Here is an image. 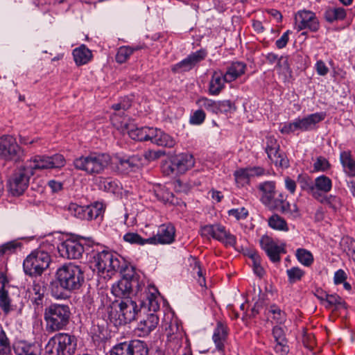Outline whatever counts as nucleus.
<instances>
[{
	"label": "nucleus",
	"instance_id": "obj_54",
	"mask_svg": "<svg viewBox=\"0 0 355 355\" xmlns=\"http://www.w3.org/2000/svg\"><path fill=\"white\" fill-rule=\"evenodd\" d=\"M235 110L236 106L231 101L225 100L218 101L217 114L231 112Z\"/></svg>",
	"mask_w": 355,
	"mask_h": 355
},
{
	"label": "nucleus",
	"instance_id": "obj_1",
	"mask_svg": "<svg viewBox=\"0 0 355 355\" xmlns=\"http://www.w3.org/2000/svg\"><path fill=\"white\" fill-rule=\"evenodd\" d=\"M101 248L98 245L86 248V259L94 272L98 274L105 272L122 273L128 270V263L122 257L114 252Z\"/></svg>",
	"mask_w": 355,
	"mask_h": 355
},
{
	"label": "nucleus",
	"instance_id": "obj_25",
	"mask_svg": "<svg viewBox=\"0 0 355 355\" xmlns=\"http://www.w3.org/2000/svg\"><path fill=\"white\" fill-rule=\"evenodd\" d=\"M275 189L274 181H266L258 185V189L261 192V200L265 205H272L276 194Z\"/></svg>",
	"mask_w": 355,
	"mask_h": 355
},
{
	"label": "nucleus",
	"instance_id": "obj_13",
	"mask_svg": "<svg viewBox=\"0 0 355 355\" xmlns=\"http://www.w3.org/2000/svg\"><path fill=\"white\" fill-rule=\"evenodd\" d=\"M103 207V204L98 202L89 206H80L76 203H70L67 209L71 215L77 218L92 220L102 216Z\"/></svg>",
	"mask_w": 355,
	"mask_h": 355
},
{
	"label": "nucleus",
	"instance_id": "obj_44",
	"mask_svg": "<svg viewBox=\"0 0 355 355\" xmlns=\"http://www.w3.org/2000/svg\"><path fill=\"white\" fill-rule=\"evenodd\" d=\"M236 183L239 187H244L250 183L251 178L248 168H241L234 173Z\"/></svg>",
	"mask_w": 355,
	"mask_h": 355
},
{
	"label": "nucleus",
	"instance_id": "obj_56",
	"mask_svg": "<svg viewBox=\"0 0 355 355\" xmlns=\"http://www.w3.org/2000/svg\"><path fill=\"white\" fill-rule=\"evenodd\" d=\"M331 164L329 161L324 157H318L313 164V169L315 171L324 172L329 169Z\"/></svg>",
	"mask_w": 355,
	"mask_h": 355
},
{
	"label": "nucleus",
	"instance_id": "obj_63",
	"mask_svg": "<svg viewBox=\"0 0 355 355\" xmlns=\"http://www.w3.org/2000/svg\"><path fill=\"white\" fill-rule=\"evenodd\" d=\"M292 32L289 30L286 31L285 33H283V35L281 36L279 39H278L276 42L275 45L277 48L279 49L284 48L288 40H289V34H291Z\"/></svg>",
	"mask_w": 355,
	"mask_h": 355
},
{
	"label": "nucleus",
	"instance_id": "obj_59",
	"mask_svg": "<svg viewBox=\"0 0 355 355\" xmlns=\"http://www.w3.org/2000/svg\"><path fill=\"white\" fill-rule=\"evenodd\" d=\"M228 214L235 217L236 220H241L247 218L248 211L245 207L232 209L228 211Z\"/></svg>",
	"mask_w": 355,
	"mask_h": 355
},
{
	"label": "nucleus",
	"instance_id": "obj_10",
	"mask_svg": "<svg viewBox=\"0 0 355 355\" xmlns=\"http://www.w3.org/2000/svg\"><path fill=\"white\" fill-rule=\"evenodd\" d=\"M26 156L24 150L10 135L0 137V158L6 161L19 162Z\"/></svg>",
	"mask_w": 355,
	"mask_h": 355
},
{
	"label": "nucleus",
	"instance_id": "obj_21",
	"mask_svg": "<svg viewBox=\"0 0 355 355\" xmlns=\"http://www.w3.org/2000/svg\"><path fill=\"white\" fill-rule=\"evenodd\" d=\"M175 229L172 224H163L159 227L156 236L151 237L155 238V243L152 244H171L175 240Z\"/></svg>",
	"mask_w": 355,
	"mask_h": 355
},
{
	"label": "nucleus",
	"instance_id": "obj_19",
	"mask_svg": "<svg viewBox=\"0 0 355 355\" xmlns=\"http://www.w3.org/2000/svg\"><path fill=\"white\" fill-rule=\"evenodd\" d=\"M116 166L121 173H128L136 171L141 166V158L136 155L129 157H116Z\"/></svg>",
	"mask_w": 355,
	"mask_h": 355
},
{
	"label": "nucleus",
	"instance_id": "obj_23",
	"mask_svg": "<svg viewBox=\"0 0 355 355\" xmlns=\"http://www.w3.org/2000/svg\"><path fill=\"white\" fill-rule=\"evenodd\" d=\"M55 337L58 339L57 341L64 355H73L75 354L77 347V340L74 336L68 334L58 333L55 335Z\"/></svg>",
	"mask_w": 355,
	"mask_h": 355
},
{
	"label": "nucleus",
	"instance_id": "obj_3",
	"mask_svg": "<svg viewBox=\"0 0 355 355\" xmlns=\"http://www.w3.org/2000/svg\"><path fill=\"white\" fill-rule=\"evenodd\" d=\"M111 157L107 153L91 152L76 157L73 165L76 170L84 171L87 175H96L102 173L111 163Z\"/></svg>",
	"mask_w": 355,
	"mask_h": 355
},
{
	"label": "nucleus",
	"instance_id": "obj_48",
	"mask_svg": "<svg viewBox=\"0 0 355 355\" xmlns=\"http://www.w3.org/2000/svg\"><path fill=\"white\" fill-rule=\"evenodd\" d=\"M0 353L11 354V343L1 324H0Z\"/></svg>",
	"mask_w": 355,
	"mask_h": 355
},
{
	"label": "nucleus",
	"instance_id": "obj_30",
	"mask_svg": "<svg viewBox=\"0 0 355 355\" xmlns=\"http://www.w3.org/2000/svg\"><path fill=\"white\" fill-rule=\"evenodd\" d=\"M325 116L324 112H316L302 119L298 118V123L300 125V130L307 131L313 129L315 124L324 119Z\"/></svg>",
	"mask_w": 355,
	"mask_h": 355
},
{
	"label": "nucleus",
	"instance_id": "obj_60",
	"mask_svg": "<svg viewBox=\"0 0 355 355\" xmlns=\"http://www.w3.org/2000/svg\"><path fill=\"white\" fill-rule=\"evenodd\" d=\"M272 334L275 342H282L284 340H287L285 336L284 331L281 327H274L272 331Z\"/></svg>",
	"mask_w": 355,
	"mask_h": 355
},
{
	"label": "nucleus",
	"instance_id": "obj_17",
	"mask_svg": "<svg viewBox=\"0 0 355 355\" xmlns=\"http://www.w3.org/2000/svg\"><path fill=\"white\" fill-rule=\"evenodd\" d=\"M58 251L60 257L68 259L80 258L86 249L78 241L67 239L58 244Z\"/></svg>",
	"mask_w": 355,
	"mask_h": 355
},
{
	"label": "nucleus",
	"instance_id": "obj_43",
	"mask_svg": "<svg viewBox=\"0 0 355 355\" xmlns=\"http://www.w3.org/2000/svg\"><path fill=\"white\" fill-rule=\"evenodd\" d=\"M140 49L141 47L139 46L135 47H130L128 46H121L117 51L116 61L120 64L125 62L135 51H137Z\"/></svg>",
	"mask_w": 355,
	"mask_h": 355
},
{
	"label": "nucleus",
	"instance_id": "obj_29",
	"mask_svg": "<svg viewBox=\"0 0 355 355\" xmlns=\"http://www.w3.org/2000/svg\"><path fill=\"white\" fill-rule=\"evenodd\" d=\"M224 73L220 70L214 71L209 83V92L211 95H218L225 87Z\"/></svg>",
	"mask_w": 355,
	"mask_h": 355
},
{
	"label": "nucleus",
	"instance_id": "obj_24",
	"mask_svg": "<svg viewBox=\"0 0 355 355\" xmlns=\"http://www.w3.org/2000/svg\"><path fill=\"white\" fill-rule=\"evenodd\" d=\"M227 335L228 328L227 325L221 321H218L212 336L213 341L218 351H224Z\"/></svg>",
	"mask_w": 355,
	"mask_h": 355
},
{
	"label": "nucleus",
	"instance_id": "obj_58",
	"mask_svg": "<svg viewBox=\"0 0 355 355\" xmlns=\"http://www.w3.org/2000/svg\"><path fill=\"white\" fill-rule=\"evenodd\" d=\"M300 125H299L298 120L295 119L292 122L285 123L280 129V132L283 134H290L300 130Z\"/></svg>",
	"mask_w": 355,
	"mask_h": 355
},
{
	"label": "nucleus",
	"instance_id": "obj_16",
	"mask_svg": "<svg viewBox=\"0 0 355 355\" xmlns=\"http://www.w3.org/2000/svg\"><path fill=\"white\" fill-rule=\"evenodd\" d=\"M265 151L268 158L275 163L276 166H279L284 168L289 166V160L284 153L279 152V145L277 144V139L272 136L266 137V143Z\"/></svg>",
	"mask_w": 355,
	"mask_h": 355
},
{
	"label": "nucleus",
	"instance_id": "obj_51",
	"mask_svg": "<svg viewBox=\"0 0 355 355\" xmlns=\"http://www.w3.org/2000/svg\"><path fill=\"white\" fill-rule=\"evenodd\" d=\"M196 104L199 106L200 108L202 110V108H205L207 111L214 113L217 114V106H218V101H213L211 99L202 97L199 98L196 101Z\"/></svg>",
	"mask_w": 355,
	"mask_h": 355
},
{
	"label": "nucleus",
	"instance_id": "obj_26",
	"mask_svg": "<svg viewBox=\"0 0 355 355\" xmlns=\"http://www.w3.org/2000/svg\"><path fill=\"white\" fill-rule=\"evenodd\" d=\"M159 295L157 288L155 286L150 285L146 294V300L142 301L141 304V307H147L149 311H157L159 309V303L157 299Z\"/></svg>",
	"mask_w": 355,
	"mask_h": 355
},
{
	"label": "nucleus",
	"instance_id": "obj_14",
	"mask_svg": "<svg viewBox=\"0 0 355 355\" xmlns=\"http://www.w3.org/2000/svg\"><path fill=\"white\" fill-rule=\"evenodd\" d=\"M149 349L146 342L132 340L116 345L111 351V355H148Z\"/></svg>",
	"mask_w": 355,
	"mask_h": 355
},
{
	"label": "nucleus",
	"instance_id": "obj_4",
	"mask_svg": "<svg viewBox=\"0 0 355 355\" xmlns=\"http://www.w3.org/2000/svg\"><path fill=\"white\" fill-rule=\"evenodd\" d=\"M70 316L67 304L53 303L46 306L44 312L46 331L53 333L64 329L69 323Z\"/></svg>",
	"mask_w": 355,
	"mask_h": 355
},
{
	"label": "nucleus",
	"instance_id": "obj_9",
	"mask_svg": "<svg viewBox=\"0 0 355 355\" xmlns=\"http://www.w3.org/2000/svg\"><path fill=\"white\" fill-rule=\"evenodd\" d=\"M25 163L32 168V173L34 175L36 171L60 168L65 165L66 160L62 155L58 153L51 156L36 155Z\"/></svg>",
	"mask_w": 355,
	"mask_h": 355
},
{
	"label": "nucleus",
	"instance_id": "obj_41",
	"mask_svg": "<svg viewBox=\"0 0 355 355\" xmlns=\"http://www.w3.org/2000/svg\"><path fill=\"white\" fill-rule=\"evenodd\" d=\"M323 305L327 309L333 307L336 309L347 308L345 302L337 294H328Z\"/></svg>",
	"mask_w": 355,
	"mask_h": 355
},
{
	"label": "nucleus",
	"instance_id": "obj_22",
	"mask_svg": "<svg viewBox=\"0 0 355 355\" xmlns=\"http://www.w3.org/2000/svg\"><path fill=\"white\" fill-rule=\"evenodd\" d=\"M15 355H41L42 346L37 343L19 340L13 345Z\"/></svg>",
	"mask_w": 355,
	"mask_h": 355
},
{
	"label": "nucleus",
	"instance_id": "obj_42",
	"mask_svg": "<svg viewBox=\"0 0 355 355\" xmlns=\"http://www.w3.org/2000/svg\"><path fill=\"white\" fill-rule=\"evenodd\" d=\"M322 204L327 205L329 208L336 211L340 205L341 201L339 197L334 195H320L318 198H315Z\"/></svg>",
	"mask_w": 355,
	"mask_h": 355
},
{
	"label": "nucleus",
	"instance_id": "obj_27",
	"mask_svg": "<svg viewBox=\"0 0 355 355\" xmlns=\"http://www.w3.org/2000/svg\"><path fill=\"white\" fill-rule=\"evenodd\" d=\"M152 143L164 147L172 148L175 144L174 139L160 129L154 128L153 135L150 137Z\"/></svg>",
	"mask_w": 355,
	"mask_h": 355
},
{
	"label": "nucleus",
	"instance_id": "obj_35",
	"mask_svg": "<svg viewBox=\"0 0 355 355\" xmlns=\"http://www.w3.org/2000/svg\"><path fill=\"white\" fill-rule=\"evenodd\" d=\"M313 186L314 191L318 194H327L332 189V181L329 177L321 175L314 180Z\"/></svg>",
	"mask_w": 355,
	"mask_h": 355
},
{
	"label": "nucleus",
	"instance_id": "obj_20",
	"mask_svg": "<svg viewBox=\"0 0 355 355\" xmlns=\"http://www.w3.org/2000/svg\"><path fill=\"white\" fill-rule=\"evenodd\" d=\"M46 286L44 282L33 281L32 288L30 291L31 301L35 309H39L44 305Z\"/></svg>",
	"mask_w": 355,
	"mask_h": 355
},
{
	"label": "nucleus",
	"instance_id": "obj_61",
	"mask_svg": "<svg viewBox=\"0 0 355 355\" xmlns=\"http://www.w3.org/2000/svg\"><path fill=\"white\" fill-rule=\"evenodd\" d=\"M274 349L276 353L281 355H287L289 352V347L287 345V340L276 342Z\"/></svg>",
	"mask_w": 355,
	"mask_h": 355
},
{
	"label": "nucleus",
	"instance_id": "obj_62",
	"mask_svg": "<svg viewBox=\"0 0 355 355\" xmlns=\"http://www.w3.org/2000/svg\"><path fill=\"white\" fill-rule=\"evenodd\" d=\"M252 262L254 272L259 277H263L265 273V270L261 265V257H259L258 259H255L254 260L252 261Z\"/></svg>",
	"mask_w": 355,
	"mask_h": 355
},
{
	"label": "nucleus",
	"instance_id": "obj_33",
	"mask_svg": "<svg viewBox=\"0 0 355 355\" xmlns=\"http://www.w3.org/2000/svg\"><path fill=\"white\" fill-rule=\"evenodd\" d=\"M159 318L155 313H150L146 318L140 321L137 326L138 331H141L143 336L148 335L158 324Z\"/></svg>",
	"mask_w": 355,
	"mask_h": 355
},
{
	"label": "nucleus",
	"instance_id": "obj_36",
	"mask_svg": "<svg viewBox=\"0 0 355 355\" xmlns=\"http://www.w3.org/2000/svg\"><path fill=\"white\" fill-rule=\"evenodd\" d=\"M73 56L76 64L80 66L87 64L92 59V53L85 45L82 44L73 49Z\"/></svg>",
	"mask_w": 355,
	"mask_h": 355
},
{
	"label": "nucleus",
	"instance_id": "obj_39",
	"mask_svg": "<svg viewBox=\"0 0 355 355\" xmlns=\"http://www.w3.org/2000/svg\"><path fill=\"white\" fill-rule=\"evenodd\" d=\"M297 180L302 190L311 194L314 198H318L320 197V195L314 191V182H312L311 179L308 175H299Z\"/></svg>",
	"mask_w": 355,
	"mask_h": 355
},
{
	"label": "nucleus",
	"instance_id": "obj_11",
	"mask_svg": "<svg viewBox=\"0 0 355 355\" xmlns=\"http://www.w3.org/2000/svg\"><path fill=\"white\" fill-rule=\"evenodd\" d=\"M123 277L112 287V293L119 299H125V297H130V295L133 293L134 286H138V281L134 277V271L128 268L122 272Z\"/></svg>",
	"mask_w": 355,
	"mask_h": 355
},
{
	"label": "nucleus",
	"instance_id": "obj_64",
	"mask_svg": "<svg viewBox=\"0 0 355 355\" xmlns=\"http://www.w3.org/2000/svg\"><path fill=\"white\" fill-rule=\"evenodd\" d=\"M284 184L286 189L289 191L291 194H294L296 191L297 184L294 180L288 176L284 178Z\"/></svg>",
	"mask_w": 355,
	"mask_h": 355
},
{
	"label": "nucleus",
	"instance_id": "obj_15",
	"mask_svg": "<svg viewBox=\"0 0 355 355\" xmlns=\"http://www.w3.org/2000/svg\"><path fill=\"white\" fill-rule=\"evenodd\" d=\"M295 28L297 31L308 29L317 32L320 28V22L315 13L307 10H299L295 16Z\"/></svg>",
	"mask_w": 355,
	"mask_h": 355
},
{
	"label": "nucleus",
	"instance_id": "obj_49",
	"mask_svg": "<svg viewBox=\"0 0 355 355\" xmlns=\"http://www.w3.org/2000/svg\"><path fill=\"white\" fill-rule=\"evenodd\" d=\"M57 340L55 336L49 340L44 348L46 355H64Z\"/></svg>",
	"mask_w": 355,
	"mask_h": 355
},
{
	"label": "nucleus",
	"instance_id": "obj_52",
	"mask_svg": "<svg viewBox=\"0 0 355 355\" xmlns=\"http://www.w3.org/2000/svg\"><path fill=\"white\" fill-rule=\"evenodd\" d=\"M286 274L289 283L293 284L300 281L305 273L299 267H292L286 270Z\"/></svg>",
	"mask_w": 355,
	"mask_h": 355
},
{
	"label": "nucleus",
	"instance_id": "obj_55",
	"mask_svg": "<svg viewBox=\"0 0 355 355\" xmlns=\"http://www.w3.org/2000/svg\"><path fill=\"white\" fill-rule=\"evenodd\" d=\"M205 117L206 114L205 112L200 108L191 114L189 123L192 125H200L205 121Z\"/></svg>",
	"mask_w": 355,
	"mask_h": 355
},
{
	"label": "nucleus",
	"instance_id": "obj_5",
	"mask_svg": "<svg viewBox=\"0 0 355 355\" xmlns=\"http://www.w3.org/2000/svg\"><path fill=\"white\" fill-rule=\"evenodd\" d=\"M56 277L61 288L68 291L78 290L85 282L84 271L80 266L72 263L59 268Z\"/></svg>",
	"mask_w": 355,
	"mask_h": 355
},
{
	"label": "nucleus",
	"instance_id": "obj_32",
	"mask_svg": "<svg viewBox=\"0 0 355 355\" xmlns=\"http://www.w3.org/2000/svg\"><path fill=\"white\" fill-rule=\"evenodd\" d=\"M153 191L156 198L165 204L175 205L177 203V198L165 186L161 184L155 185Z\"/></svg>",
	"mask_w": 355,
	"mask_h": 355
},
{
	"label": "nucleus",
	"instance_id": "obj_31",
	"mask_svg": "<svg viewBox=\"0 0 355 355\" xmlns=\"http://www.w3.org/2000/svg\"><path fill=\"white\" fill-rule=\"evenodd\" d=\"M125 128L132 139L139 141H150L153 132V128L150 127L130 128L125 125Z\"/></svg>",
	"mask_w": 355,
	"mask_h": 355
},
{
	"label": "nucleus",
	"instance_id": "obj_18",
	"mask_svg": "<svg viewBox=\"0 0 355 355\" xmlns=\"http://www.w3.org/2000/svg\"><path fill=\"white\" fill-rule=\"evenodd\" d=\"M259 243L261 249L272 263H279L281 260L280 255L286 253L284 244L278 245L267 235H264L260 239Z\"/></svg>",
	"mask_w": 355,
	"mask_h": 355
},
{
	"label": "nucleus",
	"instance_id": "obj_7",
	"mask_svg": "<svg viewBox=\"0 0 355 355\" xmlns=\"http://www.w3.org/2000/svg\"><path fill=\"white\" fill-rule=\"evenodd\" d=\"M195 159L191 154L180 153L171 156L162 166L163 173L166 175H180L194 166Z\"/></svg>",
	"mask_w": 355,
	"mask_h": 355
},
{
	"label": "nucleus",
	"instance_id": "obj_6",
	"mask_svg": "<svg viewBox=\"0 0 355 355\" xmlns=\"http://www.w3.org/2000/svg\"><path fill=\"white\" fill-rule=\"evenodd\" d=\"M50 262L51 257L48 252L35 250L24 260V272L31 277L40 276L48 268Z\"/></svg>",
	"mask_w": 355,
	"mask_h": 355
},
{
	"label": "nucleus",
	"instance_id": "obj_28",
	"mask_svg": "<svg viewBox=\"0 0 355 355\" xmlns=\"http://www.w3.org/2000/svg\"><path fill=\"white\" fill-rule=\"evenodd\" d=\"M246 67V64L242 62H232L224 73V80L226 83H232L245 73Z\"/></svg>",
	"mask_w": 355,
	"mask_h": 355
},
{
	"label": "nucleus",
	"instance_id": "obj_45",
	"mask_svg": "<svg viewBox=\"0 0 355 355\" xmlns=\"http://www.w3.org/2000/svg\"><path fill=\"white\" fill-rule=\"evenodd\" d=\"M269 226L276 230L288 232V227L286 221L277 214H274L268 219Z\"/></svg>",
	"mask_w": 355,
	"mask_h": 355
},
{
	"label": "nucleus",
	"instance_id": "obj_37",
	"mask_svg": "<svg viewBox=\"0 0 355 355\" xmlns=\"http://www.w3.org/2000/svg\"><path fill=\"white\" fill-rule=\"evenodd\" d=\"M324 17L328 22L331 23L344 19L346 17V11L341 7L329 8L325 10Z\"/></svg>",
	"mask_w": 355,
	"mask_h": 355
},
{
	"label": "nucleus",
	"instance_id": "obj_50",
	"mask_svg": "<svg viewBox=\"0 0 355 355\" xmlns=\"http://www.w3.org/2000/svg\"><path fill=\"white\" fill-rule=\"evenodd\" d=\"M296 257L299 262L306 266H309L313 262V257L311 252L304 248L296 250Z\"/></svg>",
	"mask_w": 355,
	"mask_h": 355
},
{
	"label": "nucleus",
	"instance_id": "obj_38",
	"mask_svg": "<svg viewBox=\"0 0 355 355\" xmlns=\"http://www.w3.org/2000/svg\"><path fill=\"white\" fill-rule=\"evenodd\" d=\"M124 241L130 244L144 245L145 244L154 243L155 238L143 239L139 234L135 232H128L123 235Z\"/></svg>",
	"mask_w": 355,
	"mask_h": 355
},
{
	"label": "nucleus",
	"instance_id": "obj_40",
	"mask_svg": "<svg viewBox=\"0 0 355 355\" xmlns=\"http://www.w3.org/2000/svg\"><path fill=\"white\" fill-rule=\"evenodd\" d=\"M275 67L279 71V73L284 76L285 80L292 76L293 72L288 63V56L282 55L279 57V60L276 64Z\"/></svg>",
	"mask_w": 355,
	"mask_h": 355
},
{
	"label": "nucleus",
	"instance_id": "obj_53",
	"mask_svg": "<svg viewBox=\"0 0 355 355\" xmlns=\"http://www.w3.org/2000/svg\"><path fill=\"white\" fill-rule=\"evenodd\" d=\"M193 65L187 57L180 62L175 64L172 67V71L175 73H182L191 70Z\"/></svg>",
	"mask_w": 355,
	"mask_h": 355
},
{
	"label": "nucleus",
	"instance_id": "obj_57",
	"mask_svg": "<svg viewBox=\"0 0 355 355\" xmlns=\"http://www.w3.org/2000/svg\"><path fill=\"white\" fill-rule=\"evenodd\" d=\"M207 55V52L205 49H200L194 53H191L187 58L189 59L193 67L203 60Z\"/></svg>",
	"mask_w": 355,
	"mask_h": 355
},
{
	"label": "nucleus",
	"instance_id": "obj_46",
	"mask_svg": "<svg viewBox=\"0 0 355 355\" xmlns=\"http://www.w3.org/2000/svg\"><path fill=\"white\" fill-rule=\"evenodd\" d=\"M21 243L17 240L7 242L0 246V256H8L15 253L17 250L21 249Z\"/></svg>",
	"mask_w": 355,
	"mask_h": 355
},
{
	"label": "nucleus",
	"instance_id": "obj_47",
	"mask_svg": "<svg viewBox=\"0 0 355 355\" xmlns=\"http://www.w3.org/2000/svg\"><path fill=\"white\" fill-rule=\"evenodd\" d=\"M0 309L5 315H8L15 310V307L12 304V300L9 296L8 291L6 290L0 293Z\"/></svg>",
	"mask_w": 355,
	"mask_h": 355
},
{
	"label": "nucleus",
	"instance_id": "obj_34",
	"mask_svg": "<svg viewBox=\"0 0 355 355\" xmlns=\"http://www.w3.org/2000/svg\"><path fill=\"white\" fill-rule=\"evenodd\" d=\"M340 161L343 168V171L349 177H355V160L352 158L351 151L341 152L340 154Z\"/></svg>",
	"mask_w": 355,
	"mask_h": 355
},
{
	"label": "nucleus",
	"instance_id": "obj_12",
	"mask_svg": "<svg viewBox=\"0 0 355 355\" xmlns=\"http://www.w3.org/2000/svg\"><path fill=\"white\" fill-rule=\"evenodd\" d=\"M200 232L202 236H211L224 243L226 246H234L236 245V237L220 224L205 225L201 228Z\"/></svg>",
	"mask_w": 355,
	"mask_h": 355
},
{
	"label": "nucleus",
	"instance_id": "obj_8",
	"mask_svg": "<svg viewBox=\"0 0 355 355\" xmlns=\"http://www.w3.org/2000/svg\"><path fill=\"white\" fill-rule=\"evenodd\" d=\"M34 175L32 168L24 162L17 167L8 180L9 191L13 196H20L28 188L31 178Z\"/></svg>",
	"mask_w": 355,
	"mask_h": 355
},
{
	"label": "nucleus",
	"instance_id": "obj_2",
	"mask_svg": "<svg viewBox=\"0 0 355 355\" xmlns=\"http://www.w3.org/2000/svg\"><path fill=\"white\" fill-rule=\"evenodd\" d=\"M139 309L131 297L117 299L107 309L108 319L115 327L125 325L135 320Z\"/></svg>",
	"mask_w": 355,
	"mask_h": 355
}]
</instances>
